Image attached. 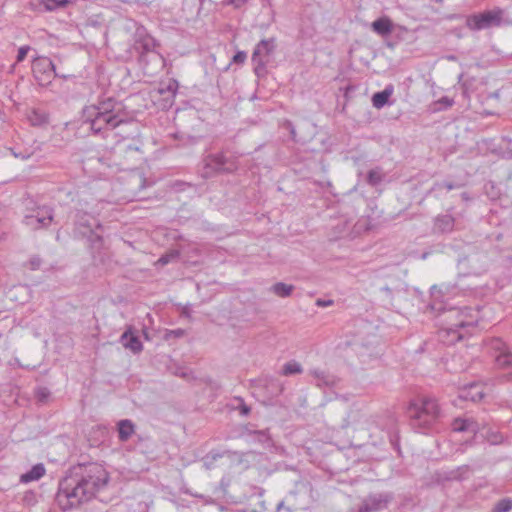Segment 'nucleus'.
I'll return each instance as SVG.
<instances>
[{"label":"nucleus","mask_w":512,"mask_h":512,"mask_svg":"<svg viewBox=\"0 0 512 512\" xmlns=\"http://www.w3.org/2000/svg\"><path fill=\"white\" fill-rule=\"evenodd\" d=\"M109 473L99 463H79L70 467L59 481L55 501L62 511L78 508L106 488Z\"/></svg>","instance_id":"1"},{"label":"nucleus","mask_w":512,"mask_h":512,"mask_svg":"<svg viewBox=\"0 0 512 512\" xmlns=\"http://www.w3.org/2000/svg\"><path fill=\"white\" fill-rule=\"evenodd\" d=\"M83 121L94 135L106 137L108 131L127 122L123 105L109 97L83 109Z\"/></svg>","instance_id":"2"},{"label":"nucleus","mask_w":512,"mask_h":512,"mask_svg":"<svg viewBox=\"0 0 512 512\" xmlns=\"http://www.w3.org/2000/svg\"><path fill=\"white\" fill-rule=\"evenodd\" d=\"M410 424L414 429L426 431L442 417L441 408L432 396H421L410 402L407 409Z\"/></svg>","instance_id":"3"},{"label":"nucleus","mask_w":512,"mask_h":512,"mask_svg":"<svg viewBox=\"0 0 512 512\" xmlns=\"http://www.w3.org/2000/svg\"><path fill=\"white\" fill-rule=\"evenodd\" d=\"M239 169L238 157L225 151L211 153L202 160L199 173L203 179H209L219 174H233Z\"/></svg>","instance_id":"4"},{"label":"nucleus","mask_w":512,"mask_h":512,"mask_svg":"<svg viewBox=\"0 0 512 512\" xmlns=\"http://www.w3.org/2000/svg\"><path fill=\"white\" fill-rule=\"evenodd\" d=\"M444 314L448 326L441 333L451 337L449 340L451 343L463 338L462 330L464 328L472 327L477 323V313L470 307L451 308Z\"/></svg>","instance_id":"5"},{"label":"nucleus","mask_w":512,"mask_h":512,"mask_svg":"<svg viewBox=\"0 0 512 512\" xmlns=\"http://www.w3.org/2000/svg\"><path fill=\"white\" fill-rule=\"evenodd\" d=\"M54 222L53 209L49 206H36L28 210L23 218V223L31 230L47 229Z\"/></svg>","instance_id":"6"},{"label":"nucleus","mask_w":512,"mask_h":512,"mask_svg":"<svg viewBox=\"0 0 512 512\" xmlns=\"http://www.w3.org/2000/svg\"><path fill=\"white\" fill-rule=\"evenodd\" d=\"M502 14L503 13L500 9L473 14L467 17L466 26L475 31L499 26L502 21Z\"/></svg>","instance_id":"7"},{"label":"nucleus","mask_w":512,"mask_h":512,"mask_svg":"<svg viewBox=\"0 0 512 512\" xmlns=\"http://www.w3.org/2000/svg\"><path fill=\"white\" fill-rule=\"evenodd\" d=\"M394 495L391 492H375L365 496L355 512H380L386 509L393 501Z\"/></svg>","instance_id":"8"},{"label":"nucleus","mask_w":512,"mask_h":512,"mask_svg":"<svg viewBox=\"0 0 512 512\" xmlns=\"http://www.w3.org/2000/svg\"><path fill=\"white\" fill-rule=\"evenodd\" d=\"M274 39L261 40L255 47L252 53V62L254 64V71L259 76L265 72L267 63L266 58L274 51Z\"/></svg>","instance_id":"9"},{"label":"nucleus","mask_w":512,"mask_h":512,"mask_svg":"<svg viewBox=\"0 0 512 512\" xmlns=\"http://www.w3.org/2000/svg\"><path fill=\"white\" fill-rule=\"evenodd\" d=\"M98 220L90 214L78 213L75 220V229L83 237H88L91 241H101V236L95 233V229L100 228Z\"/></svg>","instance_id":"10"},{"label":"nucleus","mask_w":512,"mask_h":512,"mask_svg":"<svg viewBox=\"0 0 512 512\" xmlns=\"http://www.w3.org/2000/svg\"><path fill=\"white\" fill-rule=\"evenodd\" d=\"M374 423V416L360 408H351L343 422V427L355 430H369Z\"/></svg>","instance_id":"11"},{"label":"nucleus","mask_w":512,"mask_h":512,"mask_svg":"<svg viewBox=\"0 0 512 512\" xmlns=\"http://www.w3.org/2000/svg\"><path fill=\"white\" fill-rule=\"evenodd\" d=\"M32 71L35 79L40 85H48L58 74L54 63L47 57H39L34 60Z\"/></svg>","instance_id":"12"},{"label":"nucleus","mask_w":512,"mask_h":512,"mask_svg":"<svg viewBox=\"0 0 512 512\" xmlns=\"http://www.w3.org/2000/svg\"><path fill=\"white\" fill-rule=\"evenodd\" d=\"M486 345L489 350L495 352V361L499 367L512 366V352L502 339L492 338L486 342Z\"/></svg>","instance_id":"13"},{"label":"nucleus","mask_w":512,"mask_h":512,"mask_svg":"<svg viewBox=\"0 0 512 512\" xmlns=\"http://www.w3.org/2000/svg\"><path fill=\"white\" fill-rule=\"evenodd\" d=\"M119 341L125 349L130 350L133 354H139L143 350V344L132 326L127 327Z\"/></svg>","instance_id":"14"},{"label":"nucleus","mask_w":512,"mask_h":512,"mask_svg":"<svg viewBox=\"0 0 512 512\" xmlns=\"http://www.w3.org/2000/svg\"><path fill=\"white\" fill-rule=\"evenodd\" d=\"M484 397V388L478 383H470L459 391V398L465 401L478 402Z\"/></svg>","instance_id":"15"},{"label":"nucleus","mask_w":512,"mask_h":512,"mask_svg":"<svg viewBox=\"0 0 512 512\" xmlns=\"http://www.w3.org/2000/svg\"><path fill=\"white\" fill-rule=\"evenodd\" d=\"M310 374L313 376L316 386L320 388L336 387L340 381L336 376L318 369L311 370Z\"/></svg>","instance_id":"16"},{"label":"nucleus","mask_w":512,"mask_h":512,"mask_svg":"<svg viewBox=\"0 0 512 512\" xmlns=\"http://www.w3.org/2000/svg\"><path fill=\"white\" fill-rule=\"evenodd\" d=\"M455 219L451 214H441L434 219L433 232L445 234L453 231Z\"/></svg>","instance_id":"17"},{"label":"nucleus","mask_w":512,"mask_h":512,"mask_svg":"<svg viewBox=\"0 0 512 512\" xmlns=\"http://www.w3.org/2000/svg\"><path fill=\"white\" fill-rule=\"evenodd\" d=\"M118 438L121 442H126L135 432V425L129 419L120 420L117 423Z\"/></svg>","instance_id":"18"},{"label":"nucleus","mask_w":512,"mask_h":512,"mask_svg":"<svg viewBox=\"0 0 512 512\" xmlns=\"http://www.w3.org/2000/svg\"><path fill=\"white\" fill-rule=\"evenodd\" d=\"M371 27L375 33L381 36H387L393 30L392 21L388 17H381L376 19L374 22H372Z\"/></svg>","instance_id":"19"},{"label":"nucleus","mask_w":512,"mask_h":512,"mask_svg":"<svg viewBox=\"0 0 512 512\" xmlns=\"http://www.w3.org/2000/svg\"><path fill=\"white\" fill-rule=\"evenodd\" d=\"M393 91V85H387L384 90L375 93L372 96L373 106L377 109L384 107L388 103V100L390 96L393 94Z\"/></svg>","instance_id":"20"},{"label":"nucleus","mask_w":512,"mask_h":512,"mask_svg":"<svg viewBox=\"0 0 512 512\" xmlns=\"http://www.w3.org/2000/svg\"><path fill=\"white\" fill-rule=\"evenodd\" d=\"M453 431L455 432H471L476 433L478 427L475 421L471 419L457 418L452 423Z\"/></svg>","instance_id":"21"},{"label":"nucleus","mask_w":512,"mask_h":512,"mask_svg":"<svg viewBox=\"0 0 512 512\" xmlns=\"http://www.w3.org/2000/svg\"><path fill=\"white\" fill-rule=\"evenodd\" d=\"M45 471L46 470L43 464H36L29 471L21 475L20 481L22 483H28L39 480L42 476H44Z\"/></svg>","instance_id":"22"},{"label":"nucleus","mask_w":512,"mask_h":512,"mask_svg":"<svg viewBox=\"0 0 512 512\" xmlns=\"http://www.w3.org/2000/svg\"><path fill=\"white\" fill-rule=\"evenodd\" d=\"M470 472H471V469L468 465H462V466H459L455 469H452V470L446 472L445 479L462 481V480L468 478Z\"/></svg>","instance_id":"23"},{"label":"nucleus","mask_w":512,"mask_h":512,"mask_svg":"<svg viewBox=\"0 0 512 512\" xmlns=\"http://www.w3.org/2000/svg\"><path fill=\"white\" fill-rule=\"evenodd\" d=\"M137 49H141V58L145 53L153 52L157 43L155 39L149 35L143 36L137 40Z\"/></svg>","instance_id":"24"},{"label":"nucleus","mask_w":512,"mask_h":512,"mask_svg":"<svg viewBox=\"0 0 512 512\" xmlns=\"http://www.w3.org/2000/svg\"><path fill=\"white\" fill-rule=\"evenodd\" d=\"M249 435L253 436L254 441L262 444L265 448L273 446V441L267 429L250 431Z\"/></svg>","instance_id":"25"},{"label":"nucleus","mask_w":512,"mask_h":512,"mask_svg":"<svg viewBox=\"0 0 512 512\" xmlns=\"http://www.w3.org/2000/svg\"><path fill=\"white\" fill-rule=\"evenodd\" d=\"M270 290L277 296L285 298L289 297L294 290V286L283 282L275 283Z\"/></svg>","instance_id":"26"},{"label":"nucleus","mask_w":512,"mask_h":512,"mask_svg":"<svg viewBox=\"0 0 512 512\" xmlns=\"http://www.w3.org/2000/svg\"><path fill=\"white\" fill-rule=\"evenodd\" d=\"M178 90V82L176 80H169L166 85L161 84L158 89L159 94L166 95V99H173Z\"/></svg>","instance_id":"27"},{"label":"nucleus","mask_w":512,"mask_h":512,"mask_svg":"<svg viewBox=\"0 0 512 512\" xmlns=\"http://www.w3.org/2000/svg\"><path fill=\"white\" fill-rule=\"evenodd\" d=\"M71 3V0H42L41 4L45 11H55L64 8Z\"/></svg>","instance_id":"28"},{"label":"nucleus","mask_w":512,"mask_h":512,"mask_svg":"<svg viewBox=\"0 0 512 512\" xmlns=\"http://www.w3.org/2000/svg\"><path fill=\"white\" fill-rule=\"evenodd\" d=\"M384 178V174L382 172V169L377 167L374 169H371L367 174V183L371 186H377L379 185Z\"/></svg>","instance_id":"29"},{"label":"nucleus","mask_w":512,"mask_h":512,"mask_svg":"<svg viewBox=\"0 0 512 512\" xmlns=\"http://www.w3.org/2000/svg\"><path fill=\"white\" fill-rule=\"evenodd\" d=\"M141 146H142V143L139 140H132V142L128 143V144H126L124 142L117 144L118 149L121 152H126V153H133V152L142 153Z\"/></svg>","instance_id":"30"},{"label":"nucleus","mask_w":512,"mask_h":512,"mask_svg":"<svg viewBox=\"0 0 512 512\" xmlns=\"http://www.w3.org/2000/svg\"><path fill=\"white\" fill-rule=\"evenodd\" d=\"M28 119L33 126H41L48 122L47 115L37 110H33L28 115Z\"/></svg>","instance_id":"31"},{"label":"nucleus","mask_w":512,"mask_h":512,"mask_svg":"<svg viewBox=\"0 0 512 512\" xmlns=\"http://www.w3.org/2000/svg\"><path fill=\"white\" fill-rule=\"evenodd\" d=\"M512 509V498H503L495 503L491 512H509Z\"/></svg>","instance_id":"32"},{"label":"nucleus","mask_w":512,"mask_h":512,"mask_svg":"<svg viewBox=\"0 0 512 512\" xmlns=\"http://www.w3.org/2000/svg\"><path fill=\"white\" fill-rule=\"evenodd\" d=\"M301 372H302V366L296 361L287 362L283 366V374L286 376L293 375V374H300Z\"/></svg>","instance_id":"33"},{"label":"nucleus","mask_w":512,"mask_h":512,"mask_svg":"<svg viewBox=\"0 0 512 512\" xmlns=\"http://www.w3.org/2000/svg\"><path fill=\"white\" fill-rule=\"evenodd\" d=\"M458 187H459V185H457L453 182L444 181V182L435 183L432 187V190H441V189L445 188L446 190L450 191V190L456 189Z\"/></svg>","instance_id":"34"},{"label":"nucleus","mask_w":512,"mask_h":512,"mask_svg":"<svg viewBox=\"0 0 512 512\" xmlns=\"http://www.w3.org/2000/svg\"><path fill=\"white\" fill-rule=\"evenodd\" d=\"M178 257H179L178 251H171L165 255H162L159 258L158 263H160L161 265H166V264L170 263L172 260L177 259Z\"/></svg>","instance_id":"35"},{"label":"nucleus","mask_w":512,"mask_h":512,"mask_svg":"<svg viewBox=\"0 0 512 512\" xmlns=\"http://www.w3.org/2000/svg\"><path fill=\"white\" fill-rule=\"evenodd\" d=\"M185 335V331L181 328L175 330H166L164 334L165 340H170L171 338H181Z\"/></svg>","instance_id":"36"},{"label":"nucleus","mask_w":512,"mask_h":512,"mask_svg":"<svg viewBox=\"0 0 512 512\" xmlns=\"http://www.w3.org/2000/svg\"><path fill=\"white\" fill-rule=\"evenodd\" d=\"M236 400L239 401L238 409L240 411V414L243 416L249 415L251 408L244 402L243 398L237 397Z\"/></svg>","instance_id":"37"},{"label":"nucleus","mask_w":512,"mask_h":512,"mask_svg":"<svg viewBox=\"0 0 512 512\" xmlns=\"http://www.w3.org/2000/svg\"><path fill=\"white\" fill-rule=\"evenodd\" d=\"M30 51V46L28 45H24V46H21L19 49H18V54H17V57H16V62L17 63H20L22 62L27 53Z\"/></svg>","instance_id":"38"},{"label":"nucleus","mask_w":512,"mask_h":512,"mask_svg":"<svg viewBox=\"0 0 512 512\" xmlns=\"http://www.w3.org/2000/svg\"><path fill=\"white\" fill-rule=\"evenodd\" d=\"M248 0H223V3L228 6H233L235 9L243 7Z\"/></svg>","instance_id":"39"},{"label":"nucleus","mask_w":512,"mask_h":512,"mask_svg":"<svg viewBox=\"0 0 512 512\" xmlns=\"http://www.w3.org/2000/svg\"><path fill=\"white\" fill-rule=\"evenodd\" d=\"M247 58V54L246 52L244 51H238L234 56H233V63H236V64H243L245 62Z\"/></svg>","instance_id":"40"},{"label":"nucleus","mask_w":512,"mask_h":512,"mask_svg":"<svg viewBox=\"0 0 512 512\" xmlns=\"http://www.w3.org/2000/svg\"><path fill=\"white\" fill-rule=\"evenodd\" d=\"M296 508L294 506H287L285 504V501H281L277 504V507H276V511L277 512H282V511H286V512H293L295 511Z\"/></svg>","instance_id":"41"},{"label":"nucleus","mask_w":512,"mask_h":512,"mask_svg":"<svg viewBox=\"0 0 512 512\" xmlns=\"http://www.w3.org/2000/svg\"><path fill=\"white\" fill-rule=\"evenodd\" d=\"M208 456V459H211L212 461L216 462L220 458H222L225 455V452H220L217 450H212L209 453L206 454Z\"/></svg>","instance_id":"42"},{"label":"nucleus","mask_w":512,"mask_h":512,"mask_svg":"<svg viewBox=\"0 0 512 512\" xmlns=\"http://www.w3.org/2000/svg\"><path fill=\"white\" fill-rule=\"evenodd\" d=\"M381 293L384 294L386 300L388 301V303L391 304V301H392V298H393V290L388 287V286H384L380 289Z\"/></svg>","instance_id":"43"},{"label":"nucleus","mask_w":512,"mask_h":512,"mask_svg":"<svg viewBox=\"0 0 512 512\" xmlns=\"http://www.w3.org/2000/svg\"><path fill=\"white\" fill-rule=\"evenodd\" d=\"M29 264L32 270H37L41 266V259L37 256H34L29 260Z\"/></svg>","instance_id":"44"},{"label":"nucleus","mask_w":512,"mask_h":512,"mask_svg":"<svg viewBox=\"0 0 512 512\" xmlns=\"http://www.w3.org/2000/svg\"><path fill=\"white\" fill-rule=\"evenodd\" d=\"M333 304V300H324V299H317L316 300V305L319 306V307H328V306H331Z\"/></svg>","instance_id":"45"},{"label":"nucleus","mask_w":512,"mask_h":512,"mask_svg":"<svg viewBox=\"0 0 512 512\" xmlns=\"http://www.w3.org/2000/svg\"><path fill=\"white\" fill-rule=\"evenodd\" d=\"M439 103L445 105V107H451L454 104V101H453V99H451L447 96H444V97L440 98Z\"/></svg>","instance_id":"46"},{"label":"nucleus","mask_w":512,"mask_h":512,"mask_svg":"<svg viewBox=\"0 0 512 512\" xmlns=\"http://www.w3.org/2000/svg\"><path fill=\"white\" fill-rule=\"evenodd\" d=\"M203 465H204V467H205L206 469H212V468H214L215 462H214V461H212L211 459H208V456H207V455H205V456L203 457Z\"/></svg>","instance_id":"47"},{"label":"nucleus","mask_w":512,"mask_h":512,"mask_svg":"<svg viewBox=\"0 0 512 512\" xmlns=\"http://www.w3.org/2000/svg\"><path fill=\"white\" fill-rule=\"evenodd\" d=\"M13 291L27 292V287L26 286H22V285L14 286V288L10 291V293H12Z\"/></svg>","instance_id":"48"},{"label":"nucleus","mask_w":512,"mask_h":512,"mask_svg":"<svg viewBox=\"0 0 512 512\" xmlns=\"http://www.w3.org/2000/svg\"><path fill=\"white\" fill-rule=\"evenodd\" d=\"M508 380H512V371L506 375Z\"/></svg>","instance_id":"49"},{"label":"nucleus","mask_w":512,"mask_h":512,"mask_svg":"<svg viewBox=\"0 0 512 512\" xmlns=\"http://www.w3.org/2000/svg\"><path fill=\"white\" fill-rule=\"evenodd\" d=\"M143 334H144V337H145L146 339H149V337H148V333H147V331H146V330H143Z\"/></svg>","instance_id":"50"},{"label":"nucleus","mask_w":512,"mask_h":512,"mask_svg":"<svg viewBox=\"0 0 512 512\" xmlns=\"http://www.w3.org/2000/svg\"><path fill=\"white\" fill-rule=\"evenodd\" d=\"M434 1H435L436 3H438V4H440V5H442V4H443V2H444V0H434Z\"/></svg>","instance_id":"51"},{"label":"nucleus","mask_w":512,"mask_h":512,"mask_svg":"<svg viewBox=\"0 0 512 512\" xmlns=\"http://www.w3.org/2000/svg\"><path fill=\"white\" fill-rule=\"evenodd\" d=\"M507 153H508V155H509V158H512V149H511V150H509Z\"/></svg>","instance_id":"52"}]
</instances>
